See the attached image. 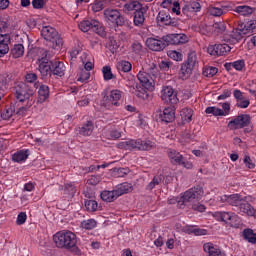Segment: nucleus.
I'll use <instances>...</instances> for the list:
<instances>
[{"instance_id":"ddd939ff","label":"nucleus","mask_w":256,"mask_h":256,"mask_svg":"<svg viewBox=\"0 0 256 256\" xmlns=\"http://www.w3.org/2000/svg\"><path fill=\"white\" fill-rule=\"evenodd\" d=\"M15 97L20 102L27 101L33 97V90L29 89L26 84H18L15 88Z\"/></svg>"},{"instance_id":"c85d7f7f","label":"nucleus","mask_w":256,"mask_h":256,"mask_svg":"<svg viewBox=\"0 0 256 256\" xmlns=\"http://www.w3.org/2000/svg\"><path fill=\"white\" fill-rule=\"evenodd\" d=\"M195 68H192V66H189L188 64H186L185 62L181 65V69L179 72L180 77L183 80L189 79V77H191V75H193V70Z\"/></svg>"},{"instance_id":"4d7b16f0","label":"nucleus","mask_w":256,"mask_h":256,"mask_svg":"<svg viewBox=\"0 0 256 256\" xmlns=\"http://www.w3.org/2000/svg\"><path fill=\"white\" fill-rule=\"evenodd\" d=\"M101 181V176L99 175H92L88 178L87 183L88 185H98Z\"/></svg>"},{"instance_id":"37998d69","label":"nucleus","mask_w":256,"mask_h":256,"mask_svg":"<svg viewBox=\"0 0 256 256\" xmlns=\"http://www.w3.org/2000/svg\"><path fill=\"white\" fill-rule=\"evenodd\" d=\"M212 29L216 35H222L227 30V26L225 25V22H215L212 25Z\"/></svg>"},{"instance_id":"1a4fd4ad","label":"nucleus","mask_w":256,"mask_h":256,"mask_svg":"<svg viewBox=\"0 0 256 256\" xmlns=\"http://www.w3.org/2000/svg\"><path fill=\"white\" fill-rule=\"evenodd\" d=\"M161 99L168 105H177L179 98H177V92L171 86H164L161 90Z\"/></svg>"},{"instance_id":"58836bf2","label":"nucleus","mask_w":256,"mask_h":256,"mask_svg":"<svg viewBox=\"0 0 256 256\" xmlns=\"http://www.w3.org/2000/svg\"><path fill=\"white\" fill-rule=\"evenodd\" d=\"M236 13L242 15L243 17H247V15H252L255 9L251 6H237L235 8Z\"/></svg>"},{"instance_id":"13d9d810","label":"nucleus","mask_w":256,"mask_h":256,"mask_svg":"<svg viewBox=\"0 0 256 256\" xmlns=\"http://www.w3.org/2000/svg\"><path fill=\"white\" fill-rule=\"evenodd\" d=\"M221 107L224 117H227V115L231 113V104H229V102H224L221 104Z\"/></svg>"},{"instance_id":"423d86ee","label":"nucleus","mask_w":256,"mask_h":256,"mask_svg":"<svg viewBox=\"0 0 256 256\" xmlns=\"http://www.w3.org/2000/svg\"><path fill=\"white\" fill-rule=\"evenodd\" d=\"M79 29L80 31H83V33H87V31H93L100 37H105V28L101 25V23L98 20L95 19L84 20L80 22Z\"/></svg>"},{"instance_id":"de8ad7c7","label":"nucleus","mask_w":256,"mask_h":256,"mask_svg":"<svg viewBox=\"0 0 256 256\" xmlns=\"http://www.w3.org/2000/svg\"><path fill=\"white\" fill-rule=\"evenodd\" d=\"M9 43H11V35L0 34V46L1 47H9Z\"/></svg>"},{"instance_id":"774afa93","label":"nucleus","mask_w":256,"mask_h":256,"mask_svg":"<svg viewBox=\"0 0 256 256\" xmlns=\"http://www.w3.org/2000/svg\"><path fill=\"white\" fill-rule=\"evenodd\" d=\"M245 27L248 31H253V29H256V20H251L247 22Z\"/></svg>"},{"instance_id":"4be33fe9","label":"nucleus","mask_w":256,"mask_h":256,"mask_svg":"<svg viewBox=\"0 0 256 256\" xmlns=\"http://www.w3.org/2000/svg\"><path fill=\"white\" fill-rule=\"evenodd\" d=\"M29 155H31L29 149H22L12 155V160L14 163H25L29 159Z\"/></svg>"},{"instance_id":"a18cd8bd","label":"nucleus","mask_w":256,"mask_h":256,"mask_svg":"<svg viewBox=\"0 0 256 256\" xmlns=\"http://www.w3.org/2000/svg\"><path fill=\"white\" fill-rule=\"evenodd\" d=\"M102 73L104 81H111V79L115 78V75H113V72L111 71V66H104L102 68Z\"/></svg>"},{"instance_id":"9d476101","label":"nucleus","mask_w":256,"mask_h":256,"mask_svg":"<svg viewBox=\"0 0 256 256\" xmlns=\"http://www.w3.org/2000/svg\"><path fill=\"white\" fill-rule=\"evenodd\" d=\"M104 17L107 23H112L113 25H123L125 23V18L121 16V13L117 9H106L104 11Z\"/></svg>"},{"instance_id":"cd10ccee","label":"nucleus","mask_w":256,"mask_h":256,"mask_svg":"<svg viewBox=\"0 0 256 256\" xmlns=\"http://www.w3.org/2000/svg\"><path fill=\"white\" fill-rule=\"evenodd\" d=\"M49 99V86L41 85L38 89V103H45Z\"/></svg>"},{"instance_id":"052dcab7","label":"nucleus","mask_w":256,"mask_h":256,"mask_svg":"<svg viewBox=\"0 0 256 256\" xmlns=\"http://www.w3.org/2000/svg\"><path fill=\"white\" fill-rule=\"evenodd\" d=\"M32 7L34 9H43L45 7V0H33Z\"/></svg>"},{"instance_id":"680f3d73","label":"nucleus","mask_w":256,"mask_h":256,"mask_svg":"<svg viewBox=\"0 0 256 256\" xmlns=\"http://www.w3.org/2000/svg\"><path fill=\"white\" fill-rule=\"evenodd\" d=\"M65 191L68 195H75L77 193L75 186L71 183L65 185Z\"/></svg>"},{"instance_id":"f704fd0d","label":"nucleus","mask_w":256,"mask_h":256,"mask_svg":"<svg viewBox=\"0 0 256 256\" xmlns=\"http://www.w3.org/2000/svg\"><path fill=\"white\" fill-rule=\"evenodd\" d=\"M24 53L25 47L23 46V44H15L11 49V56L14 59H19V57H23Z\"/></svg>"},{"instance_id":"f3484780","label":"nucleus","mask_w":256,"mask_h":256,"mask_svg":"<svg viewBox=\"0 0 256 256\" xmlns=\"http://www.w3.org/2000/svg\"><path fill=\"white\" fill-rule=\"evenodd\" d=\"M231 46L229 44H215V45H210L208 46V53L210 55H218V56H223L227 55L228 53H231Z\"/></svg>"},{"instance_id":"39448f33","label":"nucleus","mask_w":256,"mask_h":256,"mask_svg":"<svg viewBox=\"0 0 256 256\" xmlns=\"http://www.w3.org/2000/svg\"><path fill=\"white\" fill-rule=\"evenodd\" d=\"M38 69L42 75V77H47V75L53 74V66H51V63L53 61L49 62V57L47 56V50L40 48L38 51Z\"/></svg>"},{"instance_id":"864d4df0","label":"nucleus","mask_w":256,"mask_h":256,"mask_svg":"<svg viewBox=\"0 0 256 256\" xmlns=\"http://www.w3.org/2000/svg\"><path fill=\"white\" fill-rule=\"evenodd\" d=\"M161 183V177L155 176L153 180L147 185L146 189L148 191H152V189H155L156 185H159Z\"/></svg>"},{"instance_id":"3c124183","label":"nucleus","mask_w":256,"mask_h":256,"mask_svg":"<svg viewBox=\"0 0 256 256\" xmlns=\"http://www.w3.org/2000/svg\"><path fill=\"white\" fill-rule=\"evenodd\" d=\"M217 71L216 67H206L203 69V75L204 77H214V75H217Z\"/></svg>"},{"instance_id":"20e7f679","label":"nucleus","mask_w":256,"mask_h":256,"mask_svg":"<svg viewBox=\"0 0 256 256\" xmlns=\"http://www.w3.org/2000/svg\"><path fill=\"white\" fill-rule=\"evenodd\" d=\"M41 35L46 41L52 43L53 49H61L63 46V38L59 32L51 26H44L41 30Z\"/></svg>"},{"instance_id":"bf43d9fd","label":"nucleus","mask_w":256,"mask_h":256,"mask_svg":"<svg viewBox=\"0 0 256 256\" xmlns=\"http://www.w3.org/2000/svg\"><path fill=\"white\" fill-rule=\"evenodd\" d=\"M11 27V22L7 18L0 19V30L3 29L6 31V29H9Z\"/></svg>"},{"instance_id":"a211bd4d","label":"nucleus","mask_w":256,"mask_h":256,"mask_svg":"<svg viewBox=\"0 0 256 256\" xmlns=\"http://www.w3.org/2000/svg\"><path fill=\"white\" fill-rule=\"evenodd\" d=\"M239 215H246L247 217L251 216V213L253 211V206L247 202V198L244 197L243 201L240 202L237 209H235Z\"/></svg>"},{"instance_id":"4468645a","label":"nucleus","mask_w":256,"mask_h":256,"mask_svg":"<svg viewBox=\"0 0 256 256\" xmlns=\"http://www.w3.org/2000/svg\"><path fill=\"white\" fill-rule=\"evenodd\" d=\"M163 41L166 42V47L169 45H183L189 41L185 34H167L163 36Z\"/></svg>"},{"instance_id":"473e14b6","label":"nucleus","mask_w":256,"mask_h":256,"mask_svg":"<svg viewBox=\"0 0 256 256\" xmlns=\"http://www.w3.org/2000/svg\"><path fill=\"white\" fill-rule=\"evenodd\" d=\"M116 68L118 69L119 72L129 73V71L133 69V65L131 64V62L127 60H121L117 62Z\"/></svg>"},{"instance_id":"8fccbe9b","label":"nucleus","mask_w":256,"mask_h":256,"mask_svg":"<svg viewBox=\"0 0 256 256\" xmlns=\"http://www.w3.org/2000/svg\"><path fill=\"white\" fill-rule=\"evenodd\" d=\"M84 205L87 211H91V212L97 211L98 205H97V201L95 200H86Z\"/></svg>"},{"instance_id":"412c9836","label":"nucleus","mask_w":256,"mask_h":256,"mask_svg":"<svg viewBox=\"0 0 256 256\" xmlns=\"http://www.w3.org/2000/svg\"><path fill=\"white\" fill-rule=\"evenodd\" d=\"M159 117L160 121L164 123H173V121H175V110L171 107H167L160 112Z\"/></svg>"},{"instance_id":"c9c22d12","label":"nucleus","mask_w":256,"mask_h":256,"mask_svg":"<svg viewBox=\"0 0 256 256\" xmlns=\"http://www.w3.org/2000/svg\"><path fill=\"white\" fill-rule=\"evenodd\" d=\"M180 117L183 123H191L193 120V109L184 108L180 111Z\"/></svg>"},{"instance_id":"f03ea898","label":"nucleus","mask_w":256,"mask_h":256,"mask_svg":"<svg viewBox=\"0 0 256 256\" xmlns=\"http://www.w3.org/2000/svg\"><path fill=\"white\" fill-rule=\"evenodd\" d=\"M53 241L58 249H73L77 245V236L69 230H62L54 234Z\"/></svg>"},{"instance_id":"ea45409f","label":"nucleus","mask_w":256,"mask_h":256,"mask_svg":"<svg viewBox=\"0 0 256 256\" xmlns=\"http://www.w3.org/2000/svg\"><path fill=\"white\" fill-rule=\"evenodd\" d=\"M157 22L160 25H171V23H172L171 16H169V14H167L165 12H159V14L157 16Z\"/></svg>"},{"instance_id":"0eeeda50","label":"nucleus","mask_w":256,"mask_h":256,"mask_svg":"<svg viewBox=\"0 0 256 256\" xmlns=\"http://www.w3.org/2000/svg\"><path fill=\"white\" fill-rule=\"evenodd\" d=\"M213 217L217 221H223L224 223H230L232 227H239L241 218L235 212H214Z\"/></svg>"},{"instance_id":"7ed1b4c3","label":"nucleus","mask_w":256,"mask_h":256,"mask_svg":"<svg viewBox=\"0 0 256 256\" xmlns=\"http://www.w3.org/2000/svg\"><path fill=\"white\" fill-rule=\"evenodd\" d=\"M203 197V188L200 186H196L194 188H191L181 194L180 199L177 200L175 198L169 199L168 203L171 205L173 203H178V205H187V203H193V201H199Z\"/></svg>"},{"instance_id":"49530a36","label":"nucleus","mask_w":256,"mask_h":256,"mask_svg":"<svg viewBox=\"0 0 256 256\" xmlns=\"http://www.w3.org/2000/svg\"><path fill=\"white\" fill-rule=\"evenodd\" d=\"M167 55L173 61H183V54L177 50H170L167 52Z\"/></svg>"},{"instance_id":"f8f14e48","label":"nucleus","mask_w":256,"mask_h":256,"mask_svg":"<svg viewBox=\"0 0 256 256\" xmlns=\"http://www.w3.org/2000/svg\"><path fill=\"white\" fill-rule=\"evenodd\" d=\"M245 197L241 196L240 194H231V195H222L217 198L219 203H227L236 209L242 203Z\"/></svg>"},{"instance_id":"7c9ffc66","label":"nucleus","mask_w":256,"mask_h":256,"mask_svg":"<svg viewBox=\"0 0 256 256\" xmlns=\"http://www.w3.org/2000/svg\"><path fill=\"white\" fill-rule=\"evenodd\" d=\"M141 8V3L138 1H129L124 4L123 11L125 13H131V11H139Z\"/></svg>"},{"instance_id":"e433bc0d","label":"nucleus","mask_w":256,"mask_h":256,"mask_svg":"<svg viewBox=\"0 0 256 256\" xmlns=\"http://www.w3.org/2000/svg\"><path fill=\"white\" fill-rule=\"evenodd\" d=\"M207 13L212 17H221V15H225V10L221 7L210 5L207 7Z\"/></svg>"},{"instance_id":"a19ab883","label":"nucleus","mask_w":256,"mask_h":256,"mask_svg":"<svg viewBox=\"0 0 256 256\" xmlns=\"http://www.w3.org/2000/svg\"><path fill=\"white\" fill-rule=\"evenodd\" d=\"M80 227L86 231H91L97 227V221L95 219L84 220L81 222Z\"/></svg>"},{"instance_id":"79ce46f5","label":"nucleus","mask_w":256,"mask_h":256,"mask_svg":"<svg viewBox=\"0 0 256 256\" xmlns=\"http://www.w3.org/2000/svg\"><path fill=\"white\" fill-rule=\"evenodd\" d=\"M205 113H207L208 115H214V117H225V115L223 114V109L217 108L215 106L207 107Z\"/></svg>"},{"instance_id":"e2e57ef3","label":"nucleus","mask_w":256,"mask_h":256,"mask_svg":"<svg viewBox=\"0 0 256 256\" xmlns=\"http://www.w3.org/2000/svg\"><path fill=\"white\" fill-rule=\"evenodd\" d=\"M244 164L248 169H255V163H253V160H251V157L246 156L244 157Z\"/></svg>"},{"instance_id":"2eb2a0df","label":"nucleus","mask_w":256,"mask_h":256,"mask_svg":"<svg viewBox=\"0 0 256 256\" xmlns=\"http://www.w3.org/2000/svg\"><path fill=\"white\" fill-rule=\"evenodd\" d=\"M146 47L151 51H163L167 47V42L163 40V36L161 38L159 36L156 38L150 37L146 40Z\"/></svg>"},{"instance_id":"c03bdc74","label":"nucleus","mask_w":256,"mask_h":256,"mask_svg":"<svg viewBox=\"0 0 256 256\" xmlns=\"http://www.w3.org/2000/svg\"><path fill=\"white\" fill-rule=\"evenodd\" d=\"M90 77H91V72L87 70H83V68H81L78 72L77 81H80L81 83H85V81H88Z\"/></svg>"},{"instance_id":"6e6d98bb","label":"nucleus","mask_w":256,"mask_h":256,"mask_svg":"<svg viewBox=\"0 0 256 256\" xmlns=\"http://www.w3.org/2000/svg\"><path fill=\"white\" fill-rule=\"evenodd\" d=\"M251 105V102L249 99L242 98L241 100H238L236 103V107H239L240 109H247Z\"/></svg>"},{"instance_id":"0e129e2a","label":"nucleus","mask_w":256,"mask_h":256,"mask_svg":"<svg viewBox=\"0 0 256 256\" xmlns=\"http://www.w3.org/2000/svg\"><path fill=\"white\" fill-rule=\"evenodd\" d=\"M92 11L94 13H99V11H103V2H94L92 4Z\"/></svg>"},{"instance_id":"5701e85b","label":"nucleus","mask_w":256,"mask_h":256,"mask_svg":"<svg viewBox=\"0 0 256 256\" xmlns=\"http://www.w3.org/2000/svg\"><path fill=\"white\" fill-rule=\"evenodd\" d=\"M203 249L205 253H208V256H223V254H221V249H219V246L211 242L205 243L203 245Z\"/></svg>"},{"instance_id":"5fc2aeb1","label":"nucleus","mask_w":256,"mask_h":256,"mask_svg":"<svg viewBox=\"0 0 256 256\" xmlns=\"http://www.w3.org/2000/svg\"><path fill=\"white\" fill-rule=\"evenodd\" d=\"M27 221V213L20 212L16 219V225H25Z\"/></svg>"},{"instance_id":"603ef678","label":"nucleus","mask_w":256,"mask_h":256,"mask_svg":"<svg viewBox=\"0 0 256 256\" xmlns=\"http://www.w3.org/2000/svg\"><path fill=\"white\" fill-rule=\"evenodd\" d=\"M13 113H15V110L13 109V107H10V108L5 109V110L1 113V117H2V119H4L5 121H7V119H11V117H13Z\"/></svg>"},{"instance_id":"9b49d317","label":"nucleus","mask_w":256,"mask_h":256,"mask_svg":"<svg viewBox=\"0 0 256 256\" xmlns=\"http://www.w3.org/2000/svg\"><path fill=\"white\" fill-rule=\"evenodd\" d=\"M250 121H251V117H249V115L247 114L238 115L236 118H234L228 123V129H230L231 131H235L237 129H243V127H247V125H249Z\"/></svg>"},{"instance_id":"09e8293b","label":"nucleus","mask_w":256,"mask_h":256,"mask_svg":"<svg viewBox=\"0 0 256 256\" xmlns=\"http://www.w3.org/2000/svg\"><path fill=\"white\" fill-rule=\"evenodd\" d=\"M236 71H243L245 69V60H236L232 63H229Z\"/></svg>"},{"instance_id":"338daca9","label":"nucleus","mask_w":256,"mask_h":256,"mask_svg":"<svg viewBox=\"0 0 256 256\" xmlns=\"http://www.w3.org/2000/svg\"><path fill=\"white\" fill-rule=\"evenodd\" d=\"M142 49H143V46L141 45V43L136 42V43H133V44H132V51H133L134 53H136V55L139 54V53H141V50H142Z\"/></svg>"},{"instance_id":"c756f323","label":"nucleus","mask_w":256,"mask_h":256,"mask_svg":"<svg viewBox=\"0 0 256 256\" xmlns=\"http://www.w3.org/2000/svg\"><path fill=\"white\" fill-rule=\"evenodd\" d=\"M241 39H243V35L239 30H234L230 34L228 33L224 34V40L230 41V43H235V41H241Z\"/></svg>"},{"instance_id":"a878e982","label":"nucleus","mask_w":256,"mask_h":256,"mask_svg":"<svg viewBox=\"0 0 256 256\" xmlns=\"http://www.w3.org/2000/svg\"><path fill=\"white\" fill-rule=\"evenodd\" d=\"M168 157H169L171 163H173L174 165L184 164L183 160L185 158H183V155H181V153L177 152L176 150L169 149Z\"/></svg>"},{"instance_id":"b1692460","label":"nucleus","mask_w":256,"mask_h":256,"mask_svg":"<svg viewBox=\"0 0 256 256\" xmlns=\"http://www.w3.org/2000/svg\"><path fill=\"white\" fill-rule=\"evenodd\" d=\"M184 15L189 16L190 13H199L201 11V4L198 1H192L186 4L182 9Z\"/></svg>"},{"instance_id":"72a5a7b5","label":"nucleus","mask_w":256,"mask_h":256,"mask_svg":"<svg viewBox=\"0 0 256 256\" xmlns=\"http://www.w3.org/2000/svg\"><path fill=\"white\" fill-rule=\"evenodd\" d=\"M131 191H133V186L127 182L118 185V188L116 189L118 197H121V195H125L126 193H131Z\"/></svg>"},{"instance_id":"f257e3e1","label":"nucleus","mask_w":256,"mask_h":256,"mask_svg":"<svg viewBox=\"0 0 256 256\" xmlns=\"http://www.w3.org/2000/svg\"><path fill=\"white\" fill-rule=\"evenodd\" d=\"M117 147L118 149H125V151H151V149H155V142L142 139H129L119 142Z\"/></svg>"},{"instance_id":"4c0bfd02","label":"nucleus","mask_w":256,"mask_h":256,"mask_svg":"<svg viewBox=\"0 0 256 256\" xmlns=\"http://www.w3.org/2000/svg\"><path fill=\"white\" fill-rule=\"evenodd\" d=\"M243 237L248 243H252V245H256V233L253 232V229H244Z\"/></svg>"},{"instance_id":"dca6fc26","label":"nucleus","mask_w":256,"mask_h":256,"mask_svg":"<svg viewBox=\"0 0 256 256\" xmlns=\"http://www.w3.org/2000/svg\"><path fill=\"white\" fill-rule=\"evenodd\" d=\"M137 78L138 81H140L142 87H144V89H147L148 91H153L155 87V80L153 79V77H151V75H149V73L140 71L137 74Z\"/></svg>"},{"instance_id":"393cba45","label":"nucleus","mask_w":256,"mask_h":256,"mask_svg":"<svg viewBox=\"0 0 256 256\" xmlns=\"http://www.w3.org/2000/svg\"><path fill=\"white\" fill-rule=\"evenodd\" d=\"M52 75H57L58 77H63L65 75V64L61 61L51 62Z\"/></svg>"},{"instance_id":"6e6552de","label":"nucleus","mask_w":256,"mask_h":256,"mask_svg":"<svg viewBox=\"0 0 256 256\" xmlns=\"http://www.w3.org/2000/svg\"><path fill=\"white\" fill-rule=\"evenodd\" d=\"M123 97V93L120 90H112L110 94L104 98L103 105L105 109L113 111L115 107H119L121 105L120 101Z\"/></svg>"},{"instance_id":"2f4dec72","label":"nucleus","mask_w":256,"mask_h":256,"mask_svg":"<svg viewBox=\"0 0 256 256\" xmlns=\"http://www.w3.org/2000/svg\"><path fill=\"white\" fill-rule=\"evenodd\" d=\"M184 63L194 69H197V67H199V60H197V53L195 51H191L187 56L186 62Z\"/></svg>"},{"instance_id":"69168bd1","label":"nucleus","mask_w":256,"mask_h":256,"mask_svg":"<svg viewBox=\"0 0 256 256\" xmlns=\"http://www.w3.org/2000/svg\"><path fill=\"white\" fill-rule=\"evenodd\" d=\"M25 79H26L27 83H35V81L37 79V74L28 73V74H26Z\"/></svg>"},{"instance_id":"6ab92c4d","label":"nucleus","mask_w":256,"mask_h":256,"mask_svg":"<svg viewBox=\"0 0 256 256\" xmlns=\"http://www.w3.org/2000/svg\"><path fill=\"white\" fill-rule=\"evenodd\" d=\"M94 129L95 125L93 124V121L89 120L86 123L82 124L80 127H78V133L83 137H91V135H93Z\"/></svg>"},{"instance_id":"aec40b11","label":"nucleus","mask_w":256,"mask_h":256,"mask_svg":"<svg viewBox=\"0 0 256 256\" xmlns=\"http://www.w3.org/2000/svg\"><path fill=\"white\" fill-rule=\"evenodd\" d=\"M145 13H147V8L145 7L134 12L133 23L135 27H143L145 24Z\"/></svg>"},{"instance_id":"bb28decb","label":"nucleus","mask_w":256,"mask_h":256,"mask_svg":"<svg viewBox=\"0 0 256 256\" xmlns=\"http://www.w3.org/2000/svg\"><path fill=\"white\" fill-rule=\"evenodd\" d=\"M100 197L102 201H106V203H113V201H115L119 196L116 190H104L101 192Z\"/></svg>"}]
</instances>
